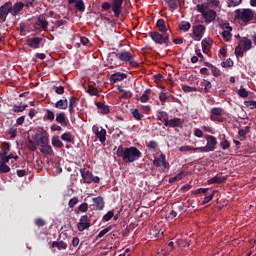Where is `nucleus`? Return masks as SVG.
<instances>
[{
  "mask_svg": "<svg viewBox=\"0 0 256 256\" xmlns=\"http://www.w3.org/2000/svg\"><path fill=\"white\" fill-rule=\"evenodd\" d=\"M117 157H120L124 163H134L137 159H141V151L135 147H123L120 145L116 151Z\"/></svg>",
  "mask_w": 256,
  "mask_h": 256,
  "instance_id": "1",
  "label": "nucleus"
},
{
  "mask_svg": "<svg viewBox=\"0 0 256 256\" xmlns=\"http://www.w3.org/2000/svg\"><path fill=\"white\" fill-rule=\"evenodd\" d=\"M118 55L120 57V63H129L130 67H133L134 69H139L140 64L135 60V56H133L131 52L122 50L118 52Z\"/></svg>",
  "mask_w": 256,
  "mask_h": 256,
  "instance_id": "2",
  "label": "nucleus"
},
{
  "mask_svg": "<svg viewBox=\"0 0 256 256\" xmlns=\"http://www.w3.org/2000/svg\"><path fill=\"white\" fill-rule=\"evenodd\" d=\"M149 37L156 43V45H169L170 35L169 33L161 34L156 31L149 32Z\"/></svg>",
  "mask_w": 256,
  "mask_h": 256,
  "instance_id": "3",
  "label": "nucleus"
},
{
  "mask_svg": "<svg viewBox=\"0 0 256 256\" xmlns=\"http://www.w3.org/2000/svg\"><path fill=\"white\" fill-rule=\"evenodd\" d=\"M205 139L207 141L206 146L198 147V151L200 153H211L215 151V147H217V138L213 135H206Z\"/></svg>",
  "mask_w": 256,
  "mask_h": 256,
  "instance_id": "4",
  "label": "nucleus"
},
{
  "mask_svg": "<svg viewBox=\"0 0 256 256\" xmlns=\"http://www.w3.org/2000/svg\"><path fill=\"white\" fill-rule=\"evenodd\" d=\"M32 139L35 141L38 147L49 145V134H47V131L45 130H41L39 133L32 136Z\"/></svg>",
  "mask_w": 256,
  "mask_h": 256,
  "instance_id": "5",
  "label": "nucleus"
},
{
  "mask_svg": "<svg viewBox=\"0 0 256 256\" xmlns=\"http://www.w3.org/2000/svg\"><path fill=\"white\" fill-rule=\"evenodd\" d=\"M223 115H225V110L223 108L214 107L210 110V121L223 123L225 121Z\"/></svg>",
  "mask_w": 256,
  "mask_h": 256,
  "instance_id": "6",
  "label": "nucleus"
},
{
  "mask_svg": "<svg viewBox=\"0 0 256 256\" xmlns=\"http://www.w3.org/2000/svg\"><path fill=\"white\" fill-rule=\"evenodd\" d=\"M80 175L84 183H87L88 185H91V183H99L100 181V178L98 176H93V173L87 170V168L80 169Z\"/></svg>",
  "mask_w": 256,
  "mask_h": 256,
  "instance_id": "7",
  "label": "nucleus"
},
{
  "mask_svg": "<svg viewBox=\"0 0 256 256\" xmlns=\"http://www.w3.org/2000/svg\"><path fill=\"white\" fill-rule=\"evenodd\" d=\"M206 28L202 24H197L192 27V39L194 41H201L203 39V35H205Z\"/></svg>",
  "mask_w": 256,
  "mask_h": 256,
  "instance_id": "8",
  "label": "nucleus"
},
{
  "mask_svg": "<svg viewBox=\"0 0 256 256\" xmlns=\"http://www.w3.org/2000/svg\"><path fill=\"white\" fill-rule=\"evenodd\" d=\"M92 133L96 136L100 143H105V141H107V130H105L103 127L93 125Z\"/></svg>",
  "mask_w": 256,
  "mask_h": 256,
  "instance_id": "9",
  "label": "nucleus"
},
{
  "mask_svg": "<svg viewBox=\"0 0 256 256\" xmlns=\"http://www.w3.org/2000/svg\"><path fill=\"white\" fill-rule=\"evenodd\" d=\"M238 19H241V21H243V23H249V21L253 20V10L251 9H244L242 12L241 10H236L235 11Z\"/></svg>",
  "mask_w": 256,
  "mask_h": 256,
  "instance_id": "10",
  "label": "nucleus"
},
{
  "mask_svg": "<svg viewBox=\"0 0 256 256\" xmlns=\"http://www.w3.org/2000/svg\"><path fill=\"white\" fill-rule=\"evenodd\" d=\"M107 62L110 65V69H114V67H121V58L119 57V52H110L107 57Z\"/></svg>",
  "mask_w": 256,
  "mask_h": 256,
  "instance_id": "11",
  "label": "nucleus"
},
{
  "mask_svg": "<svg viewBox=\"0 0 256 256\" xmlns=\"http://www.w3.org/2000/svg\"><path fill=\"white\" fill-rule=\"evenodd\" d=\"M9 13L11 15V1H8L0 6V23H5L7 21Z\"/></svg>",
  "mask_w": 256,
  "mask_h": 256,
  "instance_id": "12",
  "label": "nucleus"
},
{
  "mask_svg": "<svg viewBox=\"0 0 256 256\" xmlns=\"http://www.w3.org/2000/svg\"><path fill=\"white\" fill-rule=\"evenodd\" d=\"M89 227H91V220H89V216H81L79 223L77 224L78 231L83 232L85 229H89Z\"/></svg>",
  "mask_w": 256,
  "mask_h": 256,
  "instance_id": "13",
  "label": "nucleus"
},
{
  "mask_svg": "<svg viewBox=\"0 0 256 256\" xmlns=\"http://www.w3.org/2000/svg\"><path fill=\"white\" fill-rule=\"evenodd\" d=\"M167 156L165 154H160L159 157H156L153 161V165L155 167H164V169H169L170 165L169 162H167Z\"/></svg>",
  "mask_w": 256,
  "mask_h": 256,
  "instance_id": "14",
  "label": "nucleus"
},
{
  "mask_svg": "<svg viewBox=\"0 0 256 256\" xmlns=\"http://www.w3.org/2000/svg\"><path fill=\"white\" fill-rule=\"evenodd\" d=\"M112 11L114 17L118 19L121 16V11H123V0H112Z\"/></svg>",
  "mask_w": 256,
  "mask_h": 256,
  "instance_id": "15",
  "label": "nucleus"
},
{
  "mask_svg": "<svg viewBox=\"0 0 256 256\" xmlns=\"http://www.w3.org/2000/svg\"><path fill=\"white\" fill-rule=\"evenodd\" d=\"M25 7V3L23 2H16L14 5H13V2H11V15L12 17H17V15H19L22 11H23V8Z\"/></svg>",
  "mask_w": 256,
  "mask_h": 256,
  "instance_id": "16",
  "label": "nucleus"
},
{
  "mask_svg": "<svg viewBox=\"0 0 256 256\" xmlns=\"http://www.w3.org/2000/svg\"><path fill=\"white\" fill-rule=\"evenodd\" d=\"M43 42V38L32 37L27 39V45L31 49H41V43Z\"/></svg>",
  "mask_w": 256,
  "mask_h": 256,
  "instance_id": "17",
  "label": "nucleus"
},
{
  "mask_svg": "<svg viewBox=\"0 0 256 256\" xmlns=\"http://www.w3.org/2000/svg\"><path fill=\"white\" fill-rule=\"evenodd\" d=\"M127 79V74L116 72L110 76V83L115 85V83H120L121 81H125Z\"/></svg>",
  "mask_w": 256,
  "mask_h": 256,
  "instance_id": "18",
  "label": "nucleus"
},
{
  "mask_svg": "<svg viewBox=\"0 0 256 256\" xmlns=\"http://www.w3.org/2000/svg\"><path fill=\"white\" fill-rule=\"evenodd\" d=\"M226 181H227V176H221L217 174L213 178L209 179L207 183L208 185H221L223 183H226Z\"/></svg>",
  "mask_w": 256,
  "mask_h": 256,
  "instance_id": "19",
  "label": "nucleus"
},
{
  "mask_svg": "<svg viewBox=\"0 0 256 256\" xmlns=\"http://www.w3.org/2000/svg\"><path fill=\"white\" fill-rule=\"evenodd\" d=\"M165 127H172L173 129L177 127H183V120L181 118H173L164 123Z\"/></svg>",
  "mask_w": 256,
  "mask_h": 256,
  "instance_id": "20",
  "label": "nucleus"
},
{
  "mask_svg": "<svg viewBox=\"0 0 256 256\" xmlns=\"http://www.w3.org/2000/svg\"><path fill=\"white\" fill-rule=\"evenodd\" d=\"M202 17H204L205 23H213L217 19V12L215 10H208Z\"/></svg>",
  "mask_w": 256,
  "mask_h": 256,
  "instance_id": "21",
  "label": "nucleus"
},
{
  "mask_svg": "<svg viewBox=\"0 0 256 256\" xmlns=\"http://www.w3.org/2000/svg\"><path fill=\"white\" fill-rule=\"evenodd\" d=\"M156 27L160 33H167L169 31V25H167V22H165L164 19H159L156 22Z\"/></svg>",
  "mask_w": 256,
  "mask_h": 256,
  "instance_id": "22",
  "label": "nucleus"
},
{
  "mask_svg": "<svg viewBox=\"0 0 256 256\" xmlns=\"http://www.w3.org/2000/svg\"><path fill=\"white\" fill-rule=\"evenodd\" d=\"M92 201L97 211H103V209L105 208V200H103V197L98 196L96 198H92Z\"/></svg>",
  "mask_w": 256,
  "mask_h": 256,
  "instance_id": "23",
  "label": "nucleus"
},
{
  "mask_svg": "<svg viewBox=\"0 0 256 256\" xmlns=\"http://www.w3.org/2000/svg\"><path fill=\"white\" fill-rule=\"evenodd\" d=\"M95 105L102 115H109V113H111L109 105H105L103 102H96Z\"/></svg>",
  "mask_w": 256,
  "mask_h": 256,
  "instance_id": "24",
  "label": "nucleus"
},
{
  "mask_svg": "<svg viewBox=\"0 0 256 256\" xmlns=\"http://www.w3.org/2000/svg\"><path fill=\"white\" fill-rule=\"evenodd\" d=\"M56 122L60 123L62 127H67V116L65 115V112H60L56 114Z\"/></svg>",
  "mask_w": 256,
  "mask_h": 256,
  "instance_id": "25",
  "label": "nucleus"
},
{
  "mask_svg": "<svg viewBox=\"0 0 256 256\" xmlns=\"http://www.w3.org/2000/svg\"><path fill=\"white\" fill-rule=\"evenodd\" d=\"M51 247L53 249H55V248L58 249V251H65L67 249V243L65 241H63V240H61V241H54V242H52Z\"/></svg>",
  "mask_w": 256,
  "mask_h": 256,
  "instance_id": "26",
  "label": "nucleus"
},
{
  "mask_svg": "<svg viewBox=\"0 0 256 256\" xmlns=\"http://www.w3.org/2000/svg\"><path fill=\"white\" fill-rule=\"evenodd\" d=\"M67 107H69V101H67V98H65V97L63 99L58 100L55 103V108L56 109L65 110V109H67Z\"/></svg>",
  "mask_w": 256,
  "mask_h": 256,
  "instance_id": "27",
  "label": "nucleus"
},
{
  "mask_svg": "<svg viewBox=\"0 0 256 256\" xmlns=\"http://www.w3.org/2000/svg\"><path fill=\"white\" fill-rule=\"evenodd\" d=\"M241 43L244 44L243 51H250V49H253V42L251 41V39L247 37H242Z\"/></svg>",
  "mask_w": 256,
  "mask_h": 256,
  "instance_id": "28",
  "label": "nucleus"
},
{
  "mask_svg": "<svg viewBox=\"0 0 256 256\" xmlns=\"http://www.w3.org/2000/svg\"><path fill=\"white\" fill-rule=\"evenodd\" d=\"M178 28L180 29V31H184V33H187V31H189V29H191V23L183 20L180 22Z\"/></svg>",
  "mask_w": 256,
  "mask_h": 256,
  "instance_id": "29",
  "label": "nucleus"
},
{
  "mask_svg": "<svg viewBox=\"0 0 256 256\" xmlns=\"http://www.w3.org/2000/svg\"><path fill=\"white\" fill-rule=\"evenodd\" d=\"M157 121H163V123H167L169 121V114L165 111L158 112Z\"/></svg>",
  "mask_w": 256,
  "mask_h": 256,
  "instance_id": "30",
  "label": "nucleus"
},
{
  "mask_svg": "<svg viewBox=\"0 0 256 256\" xmlns=\"http://www.w3.org/2000/svg\"><path fill=\"white\" fill-rule=\"evenodd\" d=\"M61 139L62 141H66V143H73L75 137L73 136V134H71V132H66L61 135Z\"/></svg>",
  "mask_w": 256,
  "mask_h": 256,
  "instance_id": "31",
  "label": "nucleus"
},
{
  "mask_svg": "<svg viewBox=\"0 0 256 256\" xmlns=\"http://www.w3.org/2000/svg\"><path fill=\"white\" fill-rule=\"evenodd\" d=\"M52 145L53 147H57L58 149H63L64 147L63 142L59 139V136H54L52 138Z\"/></svg>",
  "mask_w": 256,
  "mask_h": 256,
  "instance_id": "32",
  "label": "nucleus"
},
{
  "mask_svg": "<svg viewBox=\"0 0 256 256\" xmlns=\"http://www.w3.org/2000/svg\"><path fill=\"white\" fill-rule=\"evenodd\" d=\"M41 147V153H43L44 155H51L53 153V148L51 147V145L44 144Z\"/></svg>",
  "mask_w": 256,
  "mask_h": 256,
  "instance_id": "33",
  "label": "nucleus"
},
{
  "mask_svg": "<svg viewBox=\"0 0 256 256\" xmlns=\"http://www.w3.org/2000/svg\"><path fill=\"white\" fill-rule=\"evenodd\" d=\"M179 1L181 0H168L167 4L169 9H171L172 11L177 10V8L179 7Z\"/></svg>",
  "mask_w": 256,
  "mask_h": 256,
  "instance_id": "34",
  "label": "nucleus"
},
{
  "mask_svg": "<svg viewBox=\"0 0 256 256\" xmlns=\"http://www.w3.org/2000/svg\"><path fill=\"white\" fill-rule=\"evenodd\" d=\"M37 25H38V27H41V29H43L45 31V29H47V27H49V22H47V20H45L41 17H38Z\"/></svg>",
  "mask_w": 256,
  "mask_h": 256,
  "instance_id": "35",
  "label": "nucleus"
},
{
  "mask_svg": "<svg viewBox=\"0 0 256 256\" xmlns=\"http://www.w3.org/2000/svg\"><path fill=\"white\" fill-rule=\"evenodd\" d=\"M196 7H197L198 13H201L202 16L205 15L207 10L209 9L208 4H198Z\"/></svg>",
  "mask_w": 256,
  "mask_h": 256,
  "instance_id": "36",
  "label": "nucleus"
},
{
  "mask_svg": "<svg viewBox=\"0 0 256 256\" xmlns=\"http://www.w3.org/2000/svg\"><path fill=\"white\" fill-rule=\"evenodd\" d=\"M149 95H151V89H146L140 97L141 103H147L149 101Z\"/></svg>",
  "mask_w": 256,
  "mask_h": 256,
  "instance_id": "37",
  "label": "nucleus"
},
{
  "mask_svg": "<svg viewBox=\"0 0 256 256\" xmlns=\"http://www.w3.org/2000/svg\"><path fill=\"white\" fill-rule=\"evenodd\" d=\"M202 85L204 87L205 93H209L213 87L211 82H209V80H205V79L202 80Z\"/></svg>",
  "mask_w": 256,
  "mask_h": 256,
  "instance_id": "38",
  "label": "nucleus"
},
{
  "mask_svg": "<svg viewBox=\"0 0 256 256\" xmlns=\"http://www.w3.org/2000/svg\"><path fill=\"white\" fill-rule=\"evenodd\" d=\"M179 151L181 153H184V152H187V151H199V147H192V146L185 145V146H181L179 148Z\"/></svg>",
  "mask_w": 256,
  "mask_h": 256,
  "instance_id": "39",
  "label": "nucleus"
},
{
  "mask_svg": "<svg viewBox=\"0 0 256 256\" xmlns=\"http://www.w3.org/2000/svg\"><path fill=\"white\" fill-rule=\"evenodd\" d=\"M37 143H35V140L28 139L27 141V147L30 151H37Z\"/></svg>",
  "mask_w": 256,
  "mask_h": 256,
  "instance_id": "40",
  "label": "nucleus"
},
{
  "mask_svg": "<svg viewBox=\"0 0 256 256\" xmlns=\"http://www.w3.org/2000/svg\"><path fill=\"white\" fill-rule=\"evenodd\" d=\"M215 193H217V190H214L210 195L205 196L204 200L202 201V205H207V203L213 201V197H215Z\"/></svg>",
  "mask_w": 256,
  "mask_h": 256,
  "instance_id": "41",
  "label": "nucleus"
},
{
  "mask_svg": "<svg viewBox=\"0 0 256 256\" xmlns=\"http://www.w3.org/2000/svg\"><path fill=\"white\" fill-rule=\"evenodd\" d=\"M75 8L77 9V11H80V13L85 12V2H83V0H79L75 4Z\"/></svg>",
  "mask_w": 256,
  "mask_h": 256,
  "instance_id": "42",
  "label": "nucleus"
},
{
  "mask_svg": "<svg viewBox=\"0 0 256 256\" xmlns=\"http://www.w3.org/2000/svg\"><path fill=\"white\" fill-rule=\"evenodd\" d=\"M221 35L223 37V40L226 41V42L231 41V37H233V34H231V31H228V30H224L221 33Z\"/></svg>",
  "mask_w": 256,
  "mask_h": 256,
  "instance_id": "43",
  "label": "nucleus"
},
{
  "mask_svg": "<svg viewBox=\"0 0 256 256\" xmlns=\"http://www.w3.org/2000/svg\"><path fill=\"white\" fill-rule=\"evenodd\" d=\"M112 227L108 226L105 229L101 230L98 235L96 236V239H101L102 237H105L109 231H111Z\"/></svg>",
  "mask_w": 256,
  "mask_h": 256,
  "instance_id": "44",
  "label": "nucleus"
},
{
  "mask_svg": "<svg viewBox=\"0 0 256 256\" xmlns=\"http://www.w3.org/2000/svg\"><path fill=\"white\" fill-rule=\"evenodd\" d=\"M45 111V119H47V121H53L55 119V113L49 109H46Z\"/></svg>",
  "mask_w": 256,
  "mask_h": 256,
  "instance_id": "45",
  "label": "nucleus"
},
{
  "mask_svg": "<svg viewBox=\"0 0 256 256\" xmlns=\"http://www.w3.org/2000/svg\"><path fill=\"white\" fill-rule=\"evenodd\" d=\"M132 115H133L134 119H136V121H141V119H143V117H144V115L141 112H139L138 109H134L132 111Z\"/></svg>",
  "mask_w": 256,
  "mask_h": 256,
  "instance_id": "46",
  "label": "nucleus"
},
{
  "mask_svg": "<svg viewBox=\"0 0 256 256\" xmlns=\"http://www.w3.org/2000/svg\"><path fill=\"white\" fill-rule=\"evenodd\" d=\"M220 147L223 149V151H226V149H229L231 147V143L228 142L227 139H225V136L223 137V140L220 142Z\"/></svg>",
  "mask_w": 256,
  "mask_h": 256,
  "instance_id": "47",
  "label": "nucleus"
},
{
  "mask_svg": "<svg viewBox=\"0 0 256 256\" xmlns=\"http://www.w3.org/2000/svg\"><path fill=\"white\" fill-rule=\"evenodd\" d=\"M28 107L27 104H24V105H15L14 108H13V111L14 113H23V111H25V109Z\"/></svg>",
  "mask_w": 256,
  "mask_h": 256,
  "instance_id": "48",
  "label": "nucleus"
},
{
  "mask_svg": "<svg viewBox=\"0 0 256 256\" xmlns=\"http://www.w3.org/2000/svg\"><path fill=\"white\" fill-rule=\"evenodd\" d=\"M238 95H239V97H241L242 99H245V98L249 97V92L247 91V89L241 87V88L238 90Z\"/></svg>",
  "mask_w": 256,
  "mask_h": 256,
  "instance_id": "49",
  "label": "nucleus"
},
{
  "mask_svg": "<svg viewBox=\"0 0 256 256\" xmlns=\"http://www.w3.org/2000/svg\"><path fill=\"white\" fill-rule=\"evenodd\" d=\"M120 93H122L121 99H131V97H133V93H131V91H125L124 89H121Z\"/></svg>",
  "mask_w": 256,
  "mask_h": 256,
  "instance_id": "50",
  "label": "nucleus"
},
{
  "mask_svg": "<svg viewBox=\"0 0 256 256\" xmlns=\"http://www.w3.org/2000/svg\"><path fill=\"white\" fill-rule=\"evenodd\" d=\"M78 211H80V213H87V211H89V204L86 202L80 204L78 206Z\"/></svg>",
  "mask_w": 256,
  "mask_h": 256,
  "instance_id": "51",
  "label": "nucleus"
},
{
  "mask_svg": "<svg viewBox=\"0 0 256 256\" xmlns=\"http://www.w3.org/2000/svg\"><path fill=\"white\" fill-rule=\"evenodd\" d=\"M210 71L213 77H221V70H219V68H217L216 66H212V68H210Z\"/></svg>",
  "mask_w": 256,
  "mask_h": 256,
  "instance_id": "52",
  "label": "nucleus"
},
{
  "mask_svg": "<svg viewBox=\"0 0 256 256\" xmlns=\"http://www.w3.org/2000/svg\"><path fill=\"white\" fill-rule=\"evenodd\" d=\"M11 171V168L5 164V163H0V173H9Z\"/></svg>",
  "mask_w": 256,
  "mask_h": 256,
  "instance_id": "53",
  "label": "nucleus"
},
{
  "mask_svg": "<svg viewBox=\"0 0 256 256\" xmlns=\"http://www.w3.org/2000/svg\"><path fill=\"white\" fill-rule=\"evenodd\" d=\"M87 92H88L89 95H91V96H97V95H99V91L97 90V88H95V87H93V86H91V85L88 87Z\"/></svg>",
  "mask_w": 256,
  "mask_h": 256,
  "instance_id": "54",
  "label": "nucleus"
},
{
  "mask_svg": "<svg viewBox=\"0 0 256 256\" xmlns=\"http://www.w3.org/2000/svg\"><path fill=\"white\" fill-rule=\"evenodd\" d=\"M115 215V212L113 210H110L103 216V221H111L113 219V216Z\"/></svg>",
  "mask_w": 256,
  "mask_h": 256,
  "instance_id": "55",
  "label": "nucleus"
},
{
  "mask_svg": "<svg viewBox=\"0 0 256 256\" xmlns=\"http://www.w3.org/2000/svg\"><path fill=\"white\" fill-rule=\"evenodd\" d=\"M235 55H236V57H243L245 55V52H243L241 45L236 46Z\"/></svg>",
  "mask_w": 256,
  "mask_h": 256,
  "instance_id": "56",
  "label": "nucleus"
},
{
  "mask_svg": "<svg viewBox=\"0 0 256 256\" xmlns=\"http://www.w3.org/2000/svg\"><path fill=\"white\" fill-rule=\"evenodd\" d=\"M77 203H79V198L73 197L69 200L68 206L70 207V209H73V207H75V205H77Z\"/></svg>",
  "mask_w": 256,
  "mask_h": 256,
  "instance_id": "57",
  "label": "nucleus"
},
{
  "mask_svg": "<svg viewBox=\"0 0 256 256\" xmlns=\"http://www.w3.org/2000/svg\"><path fill=\"white\" fill-rule=\"evenodd\" d=\"M169 99V96L165 92H161L159 94V100L161 101L162 105H165V102Z\"/></svg>",
  "mask_w": 256,
  "mask_h": 256,
  "instance_id": "58",
  "label": "nucleus"
},
{
  "mask_svg": "<svg viewBox=\"0 0 256 256\" xmlns=\"http://www.w3.org/2000/svg\"><path fill=\"white\" fill-rule=\"evenodd\" d=\"M53 90L55 93H57V95H63V93H65V87L63 86H54Z\"/></svg>",
  "mask_w": 256,
  "mask_h": 256,
  "instance_id": "59",
  "label": "nucleus"
},
{
  "mask_svg": "<svg viewBox=\"0 0 256 256\" xmlns=\"http://www.w3.org/2000/svg\"><path fill=\"white\" fill-rule=\"evenodd\" d=\"M244 105L249 107V109H256V101L248 100L244 102Z\"/></svg>",
  "mask_w": 256,
  "mask_h": 256,
  "instance_id": "60",
  "label": "nucleus"
},
{
  "mask_svg": "<svg viewBox=\"0 0 256 256\" xmlns=\"http://www.w3.org/2000/svg\"><path fill=\"white\" fill-rule=\"evenodd\" d=\"M234 63L231 58H228L225 62H221V67H233Z\"/></svg>",
  "mask_w": 256,
  "mask_h": 256,
  "instance_id": "61",
  "label": "nucleus"
},
{
  "mask_svg": "<svg viewBox=\"0 0 256 256\" xmlns=\"http://www.w3.org/2000/svg\"><path fill=\"white\" fill-rule=\"evenodd\" d=\"M35 225L37 227H45V225H47V223L45 222V220H43L42 218H37L35 221H34Z\"/></svg>",
  "mask_w": 256,
  "mask_h": 256,
  "instance_id": "62",
  "label": "nucleus"
},
{
  "mask_svg": "<svg viewBox=\"0 0 256 256\" xmlns=\"http://www.w3.org/2000/svg\"><path fill=\"white\" fill-rule=\"evenodd\" d=\"M201 45L209 46L211 47L213 45V40L210 38H204L201 42Z\"/></svg>",
  "mask_w": 256,
  "mask_h": 256,
  "instance_id": "63",
  "label": "nucleus"
},
{
  "mask_svg": "<svg viewBox=\"0 0 256 256\" xmlns=\"http://www.w3.org/2000/svg\"><path fill=\"white\" fill-rule=\"evenodd\" d=\"M112 4L109 2H104L102 3L101 9L102 11H109V9H111Z\"/></svg>",
  "mask_w": 256,
  "mask_h": 256,
  "instance_id": "64",
  "label": "nucleus"
}]
</instances>
